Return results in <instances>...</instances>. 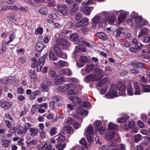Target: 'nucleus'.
<instances>
[{
  "label": "nucleus",
  "mask_w": 150,
  "mask_h": 150,
  "mask_svg": "<svg viewBox=\"0 0 150 150\" xmlns=\"http://www.w3.org/2000/svg\"><path fill=\"white\" fill-rule=\"evenodd\" d=\"M101 13L105 17L104 19L102 18L101 16H96L93 18L91 22L92 28L93 29L96 30L99 28L103 21L110 24L114 23L115 18L113 14L108 11H103Z\"/></svg>",
  "instance_id": "obj_1"
},
{
  "label": "nucleus",
  "mask_w": 150,
  "mask_h": 150,
  "mask_svg": "<svg viewBox=\"0 0 150 150\" xmlns=\"http://www.w3.org/2000/svg\"><path fill=\"white\" fill-rule=\"evenodd\" d=\"M118 96L116 86L115 84H113L111 85L109 92L105 95V97L108 99H110L117 97Z\"/></svg>",
  "instance_id": "obj_2"
},
{
  "label": "nucleus",
  "mask_w": 150,
  "mask_h": 150,
  "mask_svg": "<svg viewBox=\"0 0 150 150\" xmlns=\"http://www.w3.org/2000/svg\"><path fill=\"white\" fill-rule=\"evenodd\" d=\"M132 17L134 18L136 22V27L139 28L143 26L145 24V22L143 20L142 17L141 16H137V14L134 12L131 14Z\"/></svg>",
  "instance_id": "obj_3"
},
{
  "label": "nucleus",
  "mask_w": 150,
  "mask_h": 150,
  "mask_svg": "<svg viewBox=\"0 0 150 150\" xmlns=\"http://www.w3.org/2000/svg\"><path fill=\"white\" fill-rule=\"evenodd\" d=\"M69 45V43L67 40L59 39L57 40L55 46L60 48L64 49L68 47Z\"/></svg>",
  "instance_id": "obj_4"
},
{
  "label": "nucleus",
  "mask_w": 150,
  "mask_h": 150,
  "mask_svg": "<svg viewBox=\"0 0 150 150\" xmlns=\"http://www.w3.org/2000/svg\"><path fill=\"white\" fill-rule=\"evenodd\" d=\"M117 88L119 91V93L121 96L124 95L126 89V86L125 83L119 81L117 84Z\"/></svg>",
  "instance_id": "obj_5"
},
{
  "label": "nucleus",
  "mask_w": 150,
  "mask_h": 150,
  "mask_svg": "<svg viewBox=\"0 0 150 150\" xmlns=\"http://www.w3.org/2000/svg\"><path fill=\"white\" fill-rule=\"evenodd\" d=\"M86 136L89 141L91 142L92 141L93 137V128L92 126L90 125L87 129Z\"/></svg>",
  "instance_id": "obj_6"
},
{
  "label": "nucleus",
  "mask_w": 150,
  "mask_h": 150,
  "mask_svg": "<svg viewBox=\"0 0 150 150\" xmlns=\"http://www.w3.org/2000/svg\"><path fill=\"white\" fill-rule=\"evenodd\" d=\"M70 87L75 88L76 85L71 84H67V85L62 84L57 88V91L59 92H64L66 91Z\"/></svg>",
  "instance_id": "obj_7"
},
{
  "label": "nucleus",
  "mask_w": 150,
  "mask_h": 150,
  "mask_svg": "<svg viewBox=\"0 0 150 150\" xmlns=\"http://www.w3.org/2000/svg\"><path fill=\"white\" fill-rule=\"evenodd\" d=\"M94 123L95 125V128L99 131L101 134H103L105 132V128L102 126L101 122L99 121H97L95 122Z\"/></svg>",
  "instance_id": "obj_8"
},
{
  "label": "nucleus",
  "mask_w": 150,
  "mask_h": 150,
  "mask_svg": "<svg viewBox=\"0 0 150 150\" xmlns=\"http://www.w3.org/2000/svg\"><path fill=\"white\" fill-rule=\"evenodd\" d=\"M79 62H77L76 65L79 68L83 67L88 61V58L86 56H82L79 59Z\"/></svg>",
  "instance_id": "obj_9"
},
{
  "label": "nucleus",
  "mask_w": 150,
  "mask_h": 150,
  "mask_svg": "<svg viewBox=\"0 0 150 150\" xmlns=\"http://www.w3.org/2000/svg\"><path fill=\"white\" fill-rule=\"evenodd\" d=\"M68 9V7L65 5H61L58 6V11L64 15L67 14Z\"/></svg>",
  "instance_id": "obj_10"
},
{
  "label": "nucleus",
  "mask_w": 150,
  "mask_h": 150,
  "mask_svg": "<svg viewBox=\"0 0 150 150\" xmlns=\"http://www.w3.org/2000/svg\"><path fill=\"white\" fill-rule=\"evenodd\" d=\"M94 65L92 64H87L86 66L84 69H83L81 70V74L83 76L85 75V73H88L91 72L93 69Z\"/></svg>",
  "instance_id": "obj_11"
},
{
  "label": "nucleus",
  "mask_w": 150,
  "mask_h": 150,
  "mask_svg": "<svg viewBox=\"0 0 150 150\" xmlns=\"http://www.w3.org/2000/svg\"><path fill=\"white\" fill-rule=\"evenodd\" d=\"M49 81L46 79L45 81H44V82L41 84L40 89L42 91L47 92L49 89Z\"/></svg>",
  "instance_id": "obj_12"
},
{
  "label": "nucleus",
  "mask_w": 150,
  "mask_h": 150,
  "mask_svg": "<svg viewBox=\"0 0 150 150\" xmlns=\"http://www.w3.org/2000/svg\"><path fill=\"white\" fill-rule=\"evenodd\" d=\"M12 105L11 102L5 100H1L0 101V107L5 109H8L11 108Z\"/></svg>",
  "instance_id": "obj_13"
},
{
  "label": "nucleus",
  "mask_w": 150,
  "mask_h": 150,
  "mask_svg": "<svg viewBox=\"0 0 150 150\" xmlns=\"http://www.w3.org/2000/svg\"><path fill=\"white\" fill-rule=\"evenodd\" d=\"M129 14L128 12L124 11L121 12V13L118 16V23H120L124 21L126 17V16Z\"/></svg>",
  "instance_id": "obj_14"
},
{
  "label": "nucleus",
  "mask_w": 150,
  "mask_h": 150,
  "mask_svg": "<svg viewBox=\"0 0 150 150\" xmlns=\"http://www.w3.org/2000/svg\"><path fill=\"white\" fill-rule=\"evenodd\" d=\"M133 83L134 89V94L135 95H141L142 92L139 83L136 81H134Z\"/></svg>",
  "instance_id": "obj_15"
},
{
  "label": "nucleus",
  "mask_w": 150,
  "mask_h": 150,
  "mask_svg": "<svg viewBox=\"0 0 150 150\" xmlns=\"http://www.w3.org/2000/svg\"><path fill=\"white\" fill-rule=\"evenodd\" d=\"M85 80L87 82L90 81H94L99 80L98 76L96 74H90L86 76Z\"/></svg>",
  "instance_id": "obj_16"
},
{
  "label": "nucleus",
  "mask_w": 150,
  "mask_h": 150,
  "mask_svg": "<svg viewBox=\"0 0 150 150\" xmlns=\"http://www.w3.org/2000/svg\"><path fill=\"white\" fill-rule=\"evenodd\" d=\"M57 46H54L53 48V51L55 54L58 57H62L63 55V53L61 50Z\"/></svg>",
  "instance_id": "obj_17"
},
{
  "label": "nucleus",
  "mask_w": 150,
  "mask_h": 150,
  "mask_svg": "<svg viewBox=\"0 0 150 150\" xmlns=\"http://www.w3.org/2000/svg\"><path fill=\"white\" fill-rule=\"evenodd\" d=\"M128 86L127 88V92L129 95L130 96H132L134 94V92L133 90V88L132 86V82L130 80L127 81Z\"/></svg>",
  "instance_id": "obj_18"
},
{
  "label": "nucleus",
  "mask_w": 150,
  "mask_h": 150,
  "mask_svg": "<svg viewBox=\"0 0 150 150\" xmlns=\"http://www.w3.org/2000/svg\"><path fill=\"white\" fill-rule=\"evenodd\" d=\"M79 6L77 3H75L71 6L70 8V12L71 14H73L78 10Z\"/></svg>",
  "instance_id": "obj_19"
},
{
  "label": "nucleus",
  "mask_w": 150,
  "mask_h": 150,
  "mask_svg": "<svg viewBox=\"0 0 150 150\" xmlns=\"http://www.w3.org/2000/svg\"><path fill=\"white\" fill-rule=\"evenodd\" d=\"M45 47V46L42 42L38 41L37 42L35 48L37 51H41Z\"/></svg>",
  "instance_id": "obj_20"
},
{
  "label": "nucleus",
  "mask_w": 150,
  "mask_h": 150,
  "mask_svg": "<svg viewBox=\"0 0 150 150\" xmlns=\"http://www.w3.org/2000/svg\"><path fill=\"white\" fill-rule=\"evenodd\" d=\"M79 41V45L76 46L75 48V52H83L85 51V48L83 45V44Z\"/></svg>",
  "instance_id": "obj_21"
},
{
  "label": "nucleus",
  "mask_w": 150,
  "mask_h": 150,
  "mask_svg": "<svg viewBox=\"0 0 150 150\" xmlns=\"http://www.w3.org/2000/svg\"><path fill=\"white\" fill-rule=\"evenodd\" d=\"M122 30L123 28H119L116 30L115 36L117 38H122L124 36V32H122Z\"/></svg>",
  "instance_id": "obj_22"
},
{
  "label": "nucleus",
  "mask_w": 150,
  "mask_h": 150,
  "mask_svg": "<svg viewBox=\"0 0 150 150\" xmlns=\"http://www.w3.org/2000/svg\"><path fill=\"white\" fill-rule=\"evenodd\" d=\"M29 132L30 133V135L32 137H34L37 136L38 133V129L35 128H30L29 129Z\"/></svg>",
  "instance_id": "obj_23"
},
{
  "label": "nucleus",
  "mask_w": 150,
  "mask_h": 150,
  "mask_svg": "<svg viewBox=\"0 0 150 150\" xmlns=\"http://www.w3.org/2000/svg\"><path fill=\"white\" fill-rule=\"evenodd\" d=\"M93 8L92 7H89L86 6L83 8V11L84 14L88 15L90 14Z\"/></svg>",
  "instance_id": "obj_24"
},
{
  "label": "nucleus",
  "mask_w": 150,
  "mask_h": 150,
  "mask_svg": "<svg viewBox=\"0 0 150 150\" xmlns=\"http://www.w3.org/2000/svg\"><path fill=\"white\" fill-rule=\"evenodd\" d=\"M61 72L64 75L67 76H70L72 74V72L68 68H66L62 69Z\"/></svg>",
  "instance_id": "obj_25"
},
{
  "label": "nucleus",
  "mask_w": 150,
  "mask_h": 150,
  "mask_svg": "<svg viewBox=\"0 0 150 150\" xmlns=\"http://www.w3.org/2000/svg\"><path fill=\"white\" fill-rule=\"evenodd\" d=\"M71 87L72 88H73L71 89L68 91L67 93L69 95L76 94L78 93L79 90L78 89L76 88V86L75 88Z\"/></svg>",
  "instance_id": "obj_26"
},
{
  "label": "nucleus",
  "mask_w": 150,
  "mask_h": 150,
  "mask_svg": "<svg viewBox=\"0 0 150 150\" xmlns=\"http://www.w3.org/2000/svg\"><path fill=\"white\" fill-rule=\"evenodd\" d=\"M70 99L71 101L76 104L77 103H79L80 102L79 97L76 96H71Z\"/></svg>",
  "instance_id": "obj_27"
},
{
  "label": "nucleus",
  "mask_w": 150,
  "mask_h": 150,
  "mask_svg": "<svg viewBox=\"0 0 150 150\" xmlns=\"http://www.w3.org/2000/svg\"><path fill=\"white\" fill-rule=\"evenodd\" d=\"M96 34L98 38L104 40L108 38L106 35L103 32H98Z\"/></svg>",
  "instance_id": "obj_28"
},
{
  "label": "nucleus",
  "mask_w": 150,
  "mask_h": 150,
  "mask_svg": "<svg viewBox=\"0 0 150 150\" xmlns=\"http://www.w3.org/2000/svg\"><path fill=\"white\" fill-rule=\"evenodd\" d=\"M55 80V83L57 84H59L61 83L64 82L65 81L64 77H56Z\"/></svg>",
  "instance_id": "obj_29"
},
{
  "label": "nucleus",
  "mask_w": 150,
  "mask_h": 150,
  "mask_svg": "<svg viewBox=\"0 0 150 150\" xmlns=\"http://www.w3.org/2000/svg\"><path fill=\"white\" fill-rule=\"evenodd\" d=\"M57 66L59 67H64L68 66V63L66 61L60 60L57 63Z\"/></svg>",
  "instance_id": "obj_30"
},
{
  "label": "nucleus",
  "mask_w": 150,
  "mask_h": 150,
  "mask_svg": "<svg viewBox=\"0 0 150 150\" xmlns=\"http://www.w3.org/2000/svg\"><path fill=\"white\" fill-rule=\"evenodd\" d=\"M129 116L127 115H125L124 116L120 118H118L117 119V121L119 123L125 122L127 121V120L129 118Z\"/></svg>",
  "instance_id": "obj_31"
},
{
  "label": "nucleus",
  "mask_w": 150,
  "mask_h": 150,
  "mask_svg": "<svg viewBox=\"0 0 150 150\" xmlns=\"http://www.w3.org/2000/svg\"><path fill=\"white\" fill-rule=\"evenodd\" d=\"M63 129L68 134H70L71 132H73V128L69 126H66L64 127L63 128Z\"/></svg>",
  "instance_id": "obj_32"
},
{
  "label": "nucleus",
  "mask_w": 150,
  "mask_h": 150,
  "mask_svg": "<svg viewBox=\"0 0 150 150\" xmlns=\"http://www.w3.org/2000/svg\"><path fill=\"white\" fill-rule=\"evenodd\" d=\"M118 127V125H117L110 122L108 124V130L116 129Z\"/></svg>",
  "instance_id": "obj_33"
},
{
  "label": "nucleus",
  "mask_w": 150,
  "mask_h": 150,
  "mask_svg": "<svg viewBox=\"0 0 150 150\" xmlns=\"http://www.w3.org/2000/svg\"><path fill=\"white\" fill-rule=\"evenodd\" d=\"M47 57V55L46 54L43 55L42 57L39 59L38 63L39 64H41L42 65H43L44 62Z\"/></svg>",
  "instance_id": "obj_34"
},
{
  "label": "nucleus",
  "mask_w": 150,
  "mask_h": 150,
  "mask_svg": "<svg viewBox=\"0 0 150 150\" xmlns=\"http://www.w3.org/2000/svg\"><path fill=\"white\" fill-rule=\"evenodd\" d=\"M142 91L144 92H148L150 91V86L143 84L142 85Z\"/></svg>",
  "instance_id": "obj_35"
},
{
  "label": "nucleus",
  "mask_w": 150,
  "mask_h": 150,
  "mask_svg": "<svg viewBox=\"0 0 150 150\" xmlns=\"http://www.w3.org/2000/svg\"><path fill=\"white\" fill-rule=\"evenodd\" d=\"M52 149V146L50 145H48L46 143L43 145L41 148V150H51Z\"/></svg>",
  "instance_id": "obj_36"
},
{
  "label": "nucleus",
  "mask_w": 150,
  "mask_h": 150,
  "mask_svg": "<svg viewBox=\"0 0 150 150\" xmlns=\"http://www.w3.org/2000/svg\"><path fill=\"white\" fill-rule=\"evenodd\" d=\"M66 145V143H58L57 144L56 147L59 150H63L65 148Z\"/></svg>",
  "instance_id": "obj_37"
},
{
  "label": "nucleus",
  "mask_w": 150,
  "mask_h": 150,
  "mask_svg": "<svg viewBox=\"0 0 150 150\" xmlns=\"http://www.w3.org/2000/svg\"><path fill=\"white\" fill-rule=\"evenodd\" d=\"M16 37L15 34L14 33H12L9 36V40L6 42V44H8L13 41L15 39Z\"/></svg>",
  "instance_id": "obj_38"
},
{
  "label": "nucleus",
  "mask_w": 150,
  "mask_h": 150,
  "mask_svg": "<svg viewBox=\"0 0 150 150\" xmlns=\"http://www.w3.org/2000/svg\"><path fill=\"white\" fill-rule=\"evenodd\" d=\"M49 57L50 59L52 61L56 60L57 59V57L55 56L54 53L52 51L49 52Z\"/></svg>",
  "instance_id": "obj_39"
},
{
  "label": "nucleus",
  "mask_w": 150,
  "mask_h": 150,
  "mask_svg": "<svg viewBox=\"0 0 150 150\" xmlns=\"http://www.w3.org/2000/svg\"><path fill=\"white\" fill-rule=\"evenodd\" d=\"M75 121L71 117L67 119L66 123L68 125H71L74 123Z\"/></svg>",
  "instance_id": "obj_40"
},
{
  "label": "nucleus",
  "mask_w": 150,
  "mask_h": 150,
  "mask_svg": "<svg viewBox=\"0 0 150 150\" xmlns=\"http://www.w3.org/2000/svg\"><path fill=\"white\" fill-rule=\"evenodd\" d=\"M80 21L81 22L82 26H84L88 25V19L86 18H84Z\"/></svg>",
  "instance_id": "obj_41"
},
{
  "label": "nucleus",
  "mask_w": 150,
  "mask_h": 150,
  "mask_svg": "<svg viewBox=\"0 0 150 150\" xmlns=\"http://www.w3.org/2000/svg\"><path fill=\"white\" fill-rule=\"evenodd\" d=\"M48 22L51 24L53 26V27L54 28H59L60 25L59 23H54V21L51 20H49Z\"/></svg>",
  "instance_id": "obj_42"
},
{
  "label": "nucleus",
  "mask_w": 150,
  "mask_h": 150,
  "mask_svg": "<svg viewBox=\"0 0 150 150\" xmlns=\"http://www.w3.org/2000/svg\"><path fill=\"white\" fill-rule=\"evenodd\" d=\"M39 12L43 15H46L48 12V11L46 7H43L39 10Z\"/></svg>",
  "instance_id": "obj_43"
},
{
  "label": "nucleus",
  "mask_w": 150,
  "mask_h": 150,
  "mask_svg": "<svg viewBox=\"0 0 150 150\" xmlns=\"http://www.w3.org/2000/svg\"><path fill=\"white\" fill-rule=\"evenodd\" d=\"M114 136V133L113 132H109L106 134V138L108 140L112 139Z\"/></svg>",
  "instance_id": "obj_44"
},
{
  "label": "nucleus",
  "mask_w": 150,
  "mask_h": 150,
  "mask_svg": "<svg viewBox=\"0 0 150 150\" xmlns=\"http://www.w3.org/2000/svg\"><path fill=\"white\" fill-rule=\"evenodd\" d=\"M38 94V92L37 91L33 92L30 95V99L31 100L35 99Z\"/></svg>",
  "instance_id": "obj_45"
},
{
  "label": "nucleus",
  "mask_w": 150,
  "mask_h": 150,
  "mask_svg": "<svg viewBox=\"0 0 150 150\" xmlns=\"http://www.w3.org/2000/svg\"><path fill=\"white\" fill-rule=\"evenodd\" d=\"M78 38V35L75 33H74L72 34L70 37V40L72 41H75Z\"/></svg>",
  "instance_id": "obj_46"
},
{
  "label": "nucleus",
  "mask_w": 150,
  "mask_h": 150,
  "mask_svg": "<svg viewBox=\"0 0 150 150\" xmlns=\"http://www.w3.org/2000/svg\"><path fill=\"white\" fill-rule=\"evenodd\" d=\"M57 129L54 127H52L50 131V133L51 136L54 135L57 133Z\"/></svg>",
  "instance_id": "obj_47"
},
{
  "label": "nucleus",
  "mask_w": 150,
  "mask_h": 150,
  "mask_svg": "<svg viewBox=\"0 0 150 150\" xmlns=\"http://www.w3.org/2000/svg\"><path fill=\"white\" fill-rule=\"evenodd\" d=\"M31 125L29 123H25L24 125V128L23 129L24 130V134L26 133L28 131V129L31 127Z\"/></svg>",
  "instance_id": "obj_48"
},
{
  "label": "nucleus",
  "mask_w": 150,
  "mask_h": 150,
  "mask_svg": "<svg viewBox=\"0 0 150 150\" xmlns=\"http://www.w3.org/2000/svg\"><path fill=\"white\" fill-rule=\"evenodd\" d=\"M142 136L140 134H137L134 137V141L135 142H137L140 141Z\"/></svg>",
  "instance_id": "obj_49"
},
{
  "label": "nucleus",
  "mask_w": 150,
  "mask_h": 150,
  "mask_svg": "<svg viewBox=\"0 0 150 150\" xmlns=\"http://www.w3.org/2000/svg\"><path fill=\"white\" fill-rule=\"evenodd\" d=\"M9 142L8 141L7 139H5L2 141V145L5 147H7L9 146Z\"/></svg>",
  "instance_id": "obj_50"
},
{
  "label": "nucleus",
  "mask_w": 150,
  "mask_h": 150,
  "mask_svg": "<svg viewBox=\"0 0 150 150\" xmlns=\"http://www.w3.org/2000/svg\"><path fill=\"white\" fill-rule=\"evenodd\" d=\"M82 14L79 12L76 13L75 15V18L76 21H79L81 18Z\"/></svg>",
  "instance_id": "obj_51"
},
{
  "label": "nucleus",
  "mask_w": 150,
  "mask_h": 150,
  "mask_svg": "<svg viewBox=\"0 0 150 150\" xmlns=\"http://www.w3.org/2000/svg\"><path fill=\"white\" fill-rule=\"evenodd\" d=\"M38 104L33 105L32 106L31 110V113L32 114H33L35 113V111H36L37 108H38Z\"/></svg>",
  "instance_id": "obj_52"
},
{
  "label": "nucleus",
  "mask_w": 150,
  "mask_h": 150,
  "mask_svg": "<svg viewBox=\"0 0 150 150\" xmlns=\"http://www.w3.org/2000/svg\"><path fill=\"white\" fill-rule=\"evenodd\" d=\"M79 142L81 144L84 145L86 149H88V147L86 144V140L85 139L82 138L79 141Z\"/></svg>",
  "instance_id": "obj_53"
},
{
  "label": "nucleus",
  "mask_w": 150,
  "mask_h": 150,
  "mask_svg": "<svg viewBox=\"0 0 150 150\" xmlns=\"http://www.w3.org/2000/svg\"><path fill=\"white\" fill-rule=\"evenodd\" d=\"M79 41L83 45H85L88 47H92V45L91 44L86 42L85 41H83L82 39H79Z\"/></svg>",
  "instance_id": "obj_54"
},
{
  "label": "nucleus",
  "mask_w": 150,
  "mask_h": 150,
  "mask_svg": "<svg viewBox=\"0 0 150 150\" xmlns=\"http://www.w3.org/2000/svg\"><path fill=\"white\" fill-rule=\"evenodd\" d=\"M78 110L80 114H87L88 113V111L84 110L82 108L79 109Z\"/></svg>",
  "instance_id": "obj_55"
},
{
  "label": "nucleus",
  "mask_w": 150,
  "mask_h": 150,
  "mask_svg": "<svg viewBox=\"0 0 150 150\" xmlns=\"http://www.w3.org/2000/svg\"><path fill=\"white\" fill-rule=\"evenodd\" d=\"M107 80L108 79L107 78H105L99 82L98 83V85L100 86L103 85L107 81Z\"/></svg>",
  "instance_id": "obj_56"
},
{
  "label": "nucleus",
  "mask_w": 150,
  "mask_h": 150,
  "mask_svg": "<svg viewBox=\"0 0 150 150\" xmlns=\"http://www.w3.org/2000/svg\"><path fill=\"white\" fill-rule=\"evenodd\" d=\"M65 139V137L62 135L59 136L58 138V141L61 142H64Z\"/></svg>",
  "instance_id": "obj_57"
},
{
  "label": "nucleus",
  "mask_w": 150,
  "mask_h": 150,
  "mask_svg": "<svg viewBox=\"0 0 150 150\" xmlns=\"http://www.w3.org/2000/svg\"><path fill=\"white\" fill-rule=\"evenodd\" d=\"M8 10H11L16 11L18 10V8L17 6H10L8 7Z\"/></svg>",
  "instance_id": "obj_58"
},
{
  "label": "nucleus",
  "mask_w": 150,
  "mask_h": 150,
  "mask_svg": "<svg viewBox=\"0 0 150 150\" xmlns=\"http://www.w3.org/2000/svg\"><path fill=\"white\" fill-rule=\"evenodd\" d=\"M5 123L6 127L8 128H10L11 127V124L10 122L7 120H6L5 121Z\"/></svg>",
  "instance_id": "obj_59"
},
{
  "label": "nucleus",
  "mask_w": 150,
  "mask_h": 150,
  "mask_svg": "<svg viewBox=\"0 0 150 150\" xmlns=\"http://www.w3.org/2000/svg\"><path fill=\"white\" fill-rule=\"evenodd\" d=\"M48 17L51 18L55 19L57 17V15L55 13H51L49 14L48 15Z\"/></svg>",
  "instance_id": "obj_60"
},
{
  "label": "nucleus",
  "mask_w": 150,
  "mask_h": 150,
  "mask_svg": "<svg viewBox=\"0 0 150 150\" xmlns=\"http://www.w3.org/2000/svg\"><path fill=\"white\" fill-rule=\"evenodd\" d=\"M131 64L132 65L133 67L136 68H138V62H137L136 61L132 62H131Z\"/></svg>",
  "instance_id": "obj_61"
},
{
  "label": "nucleus",
  "mask_w": 150,
  "mask_h": 150,
  "mask_svg": "<svg viewBox=\"0 0 150 150\" xmlns=\"http://www.w3.org/2000/svg\"><path fill=\"white\" fill-rule=\"evenodd\" d=\"M81 30L84 34H86L88 31L89 28L86 27H84L82 28Z\"/></svg>",
  "instance_id": "obj_62"
},
{
  "label": "nucleus",
  "mask_w": 150,
  "mask_h": 150,
  "mask_svg": "<svg viewBox=\"0 0 150 150\" xmlns=\"http://www.w3.org/2000/svg\"><path fill=\"white\" fill-rule=\"evenodd\" d=\"M81 105L83 107L87 108L90 106V104L88 102H83Z\"/></svg>",
  "instance_id": "obj_63"
},
{
  "label": "nucleus",
  "mask_w": 150,
  "mask_h": 150,
  "mask_svg": "<svg viewBox=\"0 0 150 150\" xmlns=\"http://www.w3.org/2000/svg\"><path fill=\"white\" fill-rule=\"evenodd\" d=\"M42 32L43 28H42L39 27L38 28L36 33L41 35L42 33Z\"/></svg>",
  "instance_id": "obj_64"
}]
</instances>
